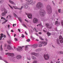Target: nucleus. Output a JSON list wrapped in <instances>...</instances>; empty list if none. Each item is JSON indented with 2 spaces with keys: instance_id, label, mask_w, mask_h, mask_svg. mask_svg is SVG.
Listing matches in <instances>:
<instances>
[{
  "instance_id": "nucleus-1",
  "label": "nucleus",
  "mask_w": 63,
  "mask_h": 63,
  "mask_svg": "<svg viewBox=\"0 0 63 63\" xmlns=\"http://www.w3.org/2000/svg\"><path fill=\"white\" fill-rule=\"evenodd\" d=\"M46 8L47 10V12L48 14H50L52 13V9L51 7L49 5H47V6Z\"/></svg>"
},
{
  "instance_id": "nucleus-2",
  "label": "nucleus",
  "mask_w": 63,
  "mask_h": 63,
  "mask_svg": "<svg viewBox=\"0 0 63 63\" xmlns=\"http://www.w3.org/2000/svg\"><path fill=\"white\" fill-rule=\"evenodd\" d=\"M45 11L43 9L40 10L39 12V14L41 16H44L45 13Z\"/></svg>"
},
{
  "instance_id": "nucleus-3",
  "label": "nucleus",
  "mask_w": 63,
  "mask_h": 63,
  "mask_svg": "<svg viewBox=\"0 0 63 63\" xmlns=\"http://www.w3.org/2000/svg\"><path fill=\"white\" fill-rule=\"evenodd\" d=\"M43 3L40 2H39L37 3L36 5V7L38 9H41L43 6Z\"/></svg>"
},
{
  "instance_id": "nucleus-4",
  "label": "nucleus",
  "mask_w": 63,
  "mask_h": 63,
  "mask_svg": "<svg viewBox=\"0 0 63 63\" xmlns=\"http://www.w3.org/2000/svg\"><path fill=\"white\" fill-rule=\"evenodd\" d=\"M25 1L27 2L26 5H30L33 2V0H25Z\"/></svg>"
},
{
  "instance_id": "nucleus-5",
  "label": "nucleus",
  "mask_w": 63,
  "mask_h": 63,
  "mask_svg": "<svg viewBox=\"0 0 63 63\" xmlns=\"http://www.w3.org/2000/svg\"><path fill=\"white\" fill-rule=\"evenodd\" d=\"M47 28L50 29L52 28L51 26H50V25L48 23H46L45 24Z\"/></svg>"
},
{
  "instance_id": "nucleus-6",
  "label": "nucleus",
  "mask_w": 63,
  "mask_h": 63,
  "mask_svg": "<svg viewBox=\"0 0 63 63\" xmlns=\"http://www.w3.org/2000/svg\"><path fill=\"white\" fill-rule=\"evenodd\" d=\"M44 57L45 60H48V59H49V55L47 54V55H44Z\"/></svg>"
},
{
  "instance_id": "nucleus-7",
  "label": "nucleus",
  "mask_w": 63,
  "mask_h": 63,
  "mask_svg": "<svg viewBox=\"0 0 63 63\" xmlns=\"http://www.w3.org/2000/svg\"><path fill=\"white\" fill-rule=\"evenodd\" d=\"M59 40L61 43H63V38L61 35L59 37Z\"/></svg>"
},
{
  "instance_id": "nucleus-8",
  "label": "nucleus",
  "mask_w": 63,
  "mask_h": 63,
  "mask_svg": "<svg viewBox=\"0 0 63 63\" xmlns=\"http://www.w3.org/2000/svg\"><path fill=\"white\" fill-rule=\"evenodd\" d=\"M26 15H28L27 16L28 18H32V15L31 14H29V15L27 13H26Z\"/></svg>"
},
{
  "instance_id": "nucleus-9",
  "label": "nucleus",
  "mask_w": 63,
  "mask_h": 63,
  "mask_svg": "<svg viewBox=\"0 0 63 63\" xmlns=\"http://www.w3.org/2000/svg\"><path fill=\"white\" fill-rule=\"evenodd\" d=\"M38 21V20L36 18H34L33 19V22L34 23H37Z\"/></svg>"
},
{
  "instance_id": "nucleus-10",
  "label": "nucleus",
  "mask_w": 63,
  "mask_h": 63,
  "mask_svg": "<svg viewBox=\"0 0 63 63\" xmlns=\"http://www.w3.org/2000/svg\"><path fill=\"white\" fill-rule=\"evenodd\" d=\"M24 47V46H22V47H19V48L18 49L17 48L16 49H17V50L18 51H20V50H22V47Z\"/></svg>"
},
{
  "instance_id": "nucleus-11",
  "label": "nucleus",
  "mask_w": 63,
  "mask_h": 63,
  "mask_svg": "<svg viewBox=\"0 0 63 63\" xmlns=\"http://www.w3.org/2000/svg\"><path fill=\"white\" fill-rule=\"evenodd\" d=\"M40 43L42 44H44V46H46V45H47V42L45 41H40Z\"/></svg>"
},
{
  "instance_id": "nucleus-12",
  "label": "nucleus",
  "mask_w": 63,
  "mask_h": 63,
  "mask_svg": "<svg viewBox=\"0 0 63 63\" xmlns=\"http://www.w3.org/2000/svg\"><path fill=\"white\" fill-rule=\"evenodd\" d=\"M32 55H35V56H37V57H38V56H39V54H37L35 53H33L32 54Z\"/></svg>"
},
{
  "instance_id": "nucleus-13",
  "label": "nucleus",
  "mask_w": 63,
  "mask_h": 63,
  "mask_svg": "<svg viewBox=\"0 0 63 63\" xmlns=\"http://www.w3.org/2000/svg\"><path fill=\"white\" fill-rule=\"evenodd\" d=\"M37 44H34L32 46V48H36L37 47Z\"/></svg>"
},
{
  "instance_id": "nucleus-14",
  "label": "nucleus",
  "mask_w": 63,
  "mask_h": 63,
  "mask_svg": "<svg viewBox=\"0 0 63 63\" xmlns=\"http://www.w3.org/2000/svg\"><path fill=\"white\" fill-rule=\"evenodd\" d=\"M7 49L9 50H11V47L10 45H7Z\"/></svg>"
},
{
  "instance_id": "nucleus-15",
  "label": "nucleus",
  "mask_w": 63,
  "mask_h": 63,
  "mask_svg": "<svg viewBox=\"0 0 63 63\" xmlns=\"http://www.w3.org/2000/svg\"><path fill=\"white\" fill-rule=\"evenodd\" d=\"M16 58L18 59H19L21 58V56L20 55H17L16 56Z\"/></svg>"
},
{
  "instance_id": "nucleus-16",
  "label": "nucleus",
  "mask_w": 63,
  "mask_h": 63,
  "mask_svg": "<svg viewBox=\"0 0 63 63\" xmlns=\"http://www.w3.org/2000/svg\"><path fill=\"white\" fill-rule=\"evenodd\" d=\"M24 7L25 9H27V8H28V5L26 4H24Z\"/></svg>"
},
{
  "instance_id": "nucleus-17",
  "label": "nucleus",
  "mask_w": 63,
  "mask_h": 63,
  "mask_svg": "<svg viewBox=\"0 0 63 63\" xmlns=\"http://www.w3.org/2000/svg\"><path fill=\"white\" fill-rule=\"evenodd\" d=\"M1 15L2 16H6V14L5 13V12H3L1 13Z\"/></svg>"
},
{
  "instance_id": "nucleus-18",
  "label": "nucleus",
  "mask_w": 63,
  "mask_h": 63,
  "mask_svg": "<svg viewBox=\"0 0 63 63\" xmlns=\"http://www.w3.org/2000/svg\"><path fill=\"white\" fill-rule=\"evenodd\" d=\"M4 12L5 13V14H7L8 11H7V10H6V9H4Z\"/></svg>"
},
{
  "instance_id": "nucleus-19",
  "label": "nucleus",
  "mask_w": 63,
  "mask_h": 63,
  "mask_svg": "<svg viewBox=\"0 0 63 63\" xmlns=\"http://www.w3.org/2000/svg\"><path fill=\"white\" fill-rule=\"evenodd\" d=\"M47 36L48 37L50 36L51 35V33L49 32H48L47 33Z\"/></svg>"
},
{
  "instance_id": "nucleus-20",
  "label": "nucleus",
  "mask_w": 63,
  "mask_h": 63,
  "mask_svg": "<svg viewBox=\"0 0 63 63\" xmlns=\"http://www.w3.org/2000/svg\"><path fill=\"white\" fill-rule=\"evenodd\" d=\"M9 2L10 3H11V4H14V2L10 0H9Z\"/></svg>"
},
{
  "instance_id": "nucleus-21",
  "label": "nucleus",
  "mask_w": 63,
  "mask_h": 63,
  "mask_svg": "<svg viewBox=\"0 0 63 63\" xmlns=\"http://www.w3.org/2000/svg\"><path fill=\"white\" fill-rule=\"evenodd\" d=\"M6 55H8V56H11V53H6Z\"/></svg>"
},
{
  "instance_id": "nucleus-22",
  "label": "nucleus",
  "mask_w": 63,
  "mask_h": 63,
  "mask_svg": "<svg viewBox=\"0 0 63 63\" xmlns=\"http://www.w3.org/2000/svg\"><path fill=\"white\" fill-rule=\"evenodd\" d=\"M13 7L15 9H18L19 10V8H17V7L15 6H13Z\"/></svg>"
},
{
  "instance_id": "nucleus-23",
  "label": "nucleus",
  "mask_w": 63,
  "mask_h": 63,
  "mask_svg": "<svg viewBox=\"0 0 63 63\" xmlns=\"http://www.w3.org/2000/svg\"><path fill=\"white\" fill-rule=\"evenodd\" d=\"M18 19L19 21H20V22H22V20L21 19V18L20 17H19L18 18Z\"/></svg>"
},
{
  "instance_id": "nucleus-24",
  "label": "nucleus",
  "mask_w": 63,
  "mask_h": 63,
  "mask_svg": "<svg viewBox=\"0 0 63 63\" xmlns=\"http://www.w3.org/2000/svg\"><path fill=\"white\" fill-rule=\"evenodd\" d=\"M40 51V49H38L35 50L36 52H38Z\"/></svg>"
},
{
  "instance_id": "nucleus-25",
  "label": "nucleus",
  "mask_w": 63,
  "mask_h": 63,
  "mask_svg": "<svg viewBox=\"0 0 63 63\" xmlns=\"http://www.w3.org/2000/svg\"><path fill=\"white\" fill-rule=\"evenodd\" d=\"M57 44L59 45V39H57Z\"/></svg>"
},
{
  "instance_id": "nucleus-26",
  "label": "nucleus",
  "mask_w": 63,
  "mask_h": 63,
  "mask_svg": "<svg viewBox=\"0 0 63 63\" xmlns=\"http://www.w3.org/2000/svg\"><path fill=\"white\" fill-rule=\"evenodd\" d=\"M25 47V50H27V49H28V46H26Z\"/></svg>"
},
{
  "instance_id": "nucleus-27",
  "label": "nucleus",
  "mask_w": 63,
  "mask_h": 63,
  "mask_svg": "<svg viewBox=\"0 0 63 63\" xmlns=\"http://www.w3.org/2000/svg\"><path fill=\"white\" fill-rule=\"evenodd\" d=\"M32 59H36V57H35L34 56H32Z\"/></svg>"
},
{
  "instance_id": "nucleus-28",
  "label": "nucleus",
  "mask_w": 63,
  "mask_h": 63,
  "mask_svg": "<svg viewBox=\"0 0 63 63\" xmlns=\"http://www.w3.org/2000/svg\"><path fill=\"white\" fill-rule=\"evenodd\" d=\"M10 56H11L12 57H13V56H14V54L13 53H11Z\"/></svg>"
},
{
  "instance_id": "nucleus-29",
  "label": "nucleus",
  "mask_w": 63,
  "mask_h": 63,
  "mask_svg": "<svg viewBox=\"0 0 63 63\" xmlns=\"http://www.w3.org/2000/svg\"><path fill=\"white\" fill-rule=\"evenodd\" d=\"M0 50L1 51L3 50V48H2V45H1L0 46Z\"/></svg>"
},
{
  "instance_id": "nucleus-30",
  "label": "nucleus",
  "mask_w": 63,
  "mask_h": 63,
  "mask_svg": "<svg viewBox=\"0 0 63 63\" xmlns=\"http://www.w3.org/2000/svg\"><path fill=\"white\" fill-rule=\"evenodd\" d=\"M8 6H9V7H10V8H11V9H13V7H12V6H11L9 4H8Z\"/></svg>"
},
{
  "instance_id": "nucleus-31",
  "label": "nucleus",
  "mask_w": 63,
  "mask_h": 63,
  "mask_svg": "<svg viewBox=\"0 0 63 63\" xmlns=\"http://www.w3.org/2000/svg\"><path fill=\"white\" fill-rule=\"evenodd\" d=\"M23 8V6H21V8H19V10H22V9Z\"/></svg>"
},
{
  "instance_id": "nucleus-32",
  "label": "nucleus",
  "mask_w": 63,
  "mask_h": 63,
  "mask_svg": "<svg viewBox=\"0 0 63 63\" xmlns=\"http://www.w3.org/2000/svg\"><path fill=\"white\" fill-rule=\"evenodd\" d=\"M37 63V61H33L32 62V63Z\"/></svg>"
},
{
  "instance_id": "nucleus-33",
  "label": "nucleus",
  "mask_w": 63,
  "mask_h": 63,
  "mask_svg": "<svg viewBox=\"0 0 63 63\" xmlns=\"http://www.w3.org/2000/svg\"><path fill=\"white\" fill-rule=\"evenodd\" d=\"M7 43H8V44H11V41H10V40H9L7 41Z\"/></svg>"
},
{
  "instance_id": "nucleus-34",
  "label": "nucleus",
  "mask_w": 63,
  "mask_h": 63,
  "mask_svg": "<svg viewBox=\"0 0 63 63\" xmlns=\"http://www.w3.org/2000/svg\"><path fill=\"white\" fill-rule=\"evenodd\" d=\"M3 0H0V4H1L3 3Z\"/></svg>"
},
{
  "instance_id": "nucleus-35",
  "label": "nucleus",
  "mask_w": 63,
  "mask_h": 63,
  "mask_svg": "<svg viewBox=\"0 0 63 63\" xmlns=\"http://www.w3.org/2000/svg\"><path fill=\"white\" fill-rule=\"evenodd\" d=\"M39 38L41 40H42V41H43V40H44V39H43L42 38V37H41V36H40L39 37Z\"/></svg>"
},
{
  "instance_id": "nucleus-36",
  "label": "nucleus",
  "mask_w": 63,
  "mask_h": 63,
  "mask_svg": "<svg viewBox=\"0 0 63 63\" xmlns=\"http://www.w3.org/2000/svg\"><path fill=\"white\" fill-rule=\"evenodd\" d=\"M33 30H34V31H35V30L36 31V32H38V31H37V29H36L35 28H34L33 29Z\"/></svg>"
},
{
  "instance_id": "nucleus-37",
  "label": "nucleus",
  "mask_w": 63,
  "mask_h": 63,
  "mask_svg": "<svg viewBox=\"0 0 63 63\" xmlns=\"http://www.w3.org/2000/svg\"><path fill=\"white\" fill-rule=\"evenodd\" d=\"M1 19H4V20H6V19L5 18H4L3 17H1Z\"/></svg>"
},
{
  "instance_id": "nucleus-38",
  "label": "nucleus",
  "mask_w": 63,
  "mask_h": 63,
  "mask_svg": "<svg viewBox=\"0 0 63 63\" xmlns=\"http://www.w3.org/2000/svg\"><path fill=\"white\" fill-rule=\"evenodd\" d=\"M60 54H63V52L62 51H60Z\"/></svg>"
},
{
  "instance_id": "nucleus-39",
  "label": "nucleus",
  "mask_w": 63,
  "mask_h": 63,
  "mask_svg": "<svg viewBox=\"0 0 63 63\" xmlns=\"http://www.w3.org/2000/svg\"><path fill=\"white\" fill-rule=\"evenodd\" d=\"M43 46V45L42 44H41L39 45V47H42Z\"/></svg>"
},
{
  "instance_id": "nucleus-40",
  "label": "nucleus",
  "mask_w": 63,
  "mask_h": 63,
  "mask_svg": "<svg viewBox=\"0 0 63 63\" xmlns=\"http://www.w3.org/2000/svg\"><path fill=\"white\" fill-rule=\"evenodd\" d=\"M7 34L8 36H9V37H10V34H9V32H8V31H7Z\"/></svg>"
},
{
  "instance_id": "nucleus-41",
  "label": "nucleus",
  "mask_w": 63,
  "mask_h": 63,
  "mask_svg": "<svg viewBox=\"0 0 63 63\" xmlns=\"http://www.w3.org/2000/svg\"><path fill=\"white\" fill-rule=\"evenodd\" d=\"M22 25L23 26H25V27H26V28H27V27H26V26L24 24H22Z\"/></svg>"
},
{
  "instance_id": "nucleus-42",
  "label": "nucleus",
  "mask_w": 63,
  "mask_h": 63,
  "mask_svg": "<svg viewBox=\"0 0 63 63\" xmlns=\"http://www.w3.org/2000/svg\"><path fill=\"white\" fill-rule=\"evenodd\" d=\"M58 12L59 13H60V12H61V9H59L58 10Z\"/></svg>"
},
{
  "instance_id": "nucleus-43",
  "label": "nucleus",
  "mask_w": 63,
  "mask_h": 63,
  "mask_svg": "<svg viewBox=\"0 0 63 63\" xmlns=\"http://www.w3.org/2000/svg\"><path fill=\"white\" fill-rule=\"evenodd\" d=\"M27 41L28 42H29L30 41V40L29 39H28L27 40Z\"/></svg>"
},
{
  "instance_id": "nucleus-44",
  "label": "nucleus",
  "mask_w": 63,
  "mask_h": 63,
  "mask_svg": "<svg viewBox=\"0 0 63 63\" xmlns=\"http://www.w3.org/2000/svg\"><path fill=\"white\" fill-rule=\"evenodd\" d=\"M13 15L14 16H17V15H16L15 13H14Z\"/></svg>"
},
{
  "instance_id": "nucleus-45",
  "label": "nucleus",
  "mask_w": 63,
  "mask_h": 63,
  "mask_svg": "<svg viewBox=\"0 0 63 63\" xmlns=\"http://www.w3.org/2000/svg\"><path fill=\"white\" fill-rule=\"evenodd\" d=\"M21 37L22 38H24L25 37H24V35H23V34H22V36H21Z\"/></svg>"
},
{
  "instance_id": "nucleus-46",
  "label": "nucleus",
  "mask_w": 63,
  "mask_h": 63,
  "mask_svg": "<svg viewBox=\"0 0 63 63\" xmlns=\"http://www.w3.org/2000/svg\"><path fill=\"white\" fill-rule=\"evenodd\" d=\"M3 36H0V40H2V38H3Z\"/></svg>"
},
{
  "instance_id": "nucleus-47",
  "label": "nucleus",
  "mask_w": 63,
  "mask_h": 63,
  "mask_svg": "<svg viewBox=\"0 0 63 63\" xmlns=\"http://www.w3.org/2000/svg\"><path fill=\"white\" fill-rule=\"evenodd\" d=\"M58 21H56L55 22V25H56L57 24H58Z\"/></svg>"
},
{
  "instance_id": "nucleus-48",
  "label": "nucleus",
  "mask_w": 63,
  "mask_h": 63,
  "mask_svg": "<svg viewBox=\"0 0 63 63\" xmlns=\"http://www.w3.org/2000/svg\"><path fill=\"white\" fill-rule=\"evenodd\" d=\"M15 41H18V40H17V39L16 38H15Z\"/></svg>"
},
{
  "instance_id": "nucleus-49",
  "label": "nucleus",
  "mask_w": 63,
  "mask_h": 63,
  "mask_svg": "<svg viewBox=\"0 0 63 63\" xmlns=\"http://www.w3.org/2000/svg\"><path fill=\"white\" fill-rule=\"evenodd\" d=\"M8 21V20H6L5 21H4L3 22V23H5L6 22H7Z\"/></svg>"
},
{
  "instance_id": "nucleus-50",
  "label": "nucleus",
  "mask_w": 63,
  "mask_h": 63,
  "mask_svg": "<svg viewBox=\"0 0 63 63\" xmlns=\"http://www.w3.org/2000/svg\"><path fill=\"white\" fill-rule=\"evenodd\" d=\"M63 26V21H62L61 22Z\"/></svg>"
},
{
  "instance_id": "nucleus-51",
  "label": "nucleus",
  "mask_w": 63,
  "mask_h": 63,
  "mask_svg": "<svg viewBox=\"0 0 63 63\" xmlns=\"http://www.w3.org/2000/svg\"><path fill=\"white\" fill-rule=\"evenodd\" d=\"M18 31L19 32H21L20 31V29H18Z\"/></svg>"
},
{
  "instance_id": "nucleus-52",
  "label": "nucleus",
  "mask_w": 63,
  "mask_h": 63,
  "mask_svg": "<svg viewBox=\"0 0 63 63\" xmlns=\"http://www.w3.org/2000/svg\"><path fill=\"white\" fill-rule=\"evenodd\" d=\"M28 60H30V58H27Z\"/></svg>"
},
{
  "instance_id": "nucleus-53",
  "label": "nucleus",
  "mask_w": 63,
  "mask_h": 63,
  "mask_svg": "<svg viewBox=\"0 0 63 63\" xmlns=\"http://www.w3.org/2000/svg\"><path fill=\"white\" fill-rule=\"evenodd\" d=\"M25 34H26V35H28V34L27 33V32H25Z\"/></svg>"
},
{
  "instance_id": "nucleus-54",
  "label": "nucleus",
  "mask_w": 63,
  "mask_h": 63,
  "mask_svg": "<svg viewBox=\"0 0 63 63\" xmlns=\"http://www.w3.org/2000/svg\"><path fill=\"white\" fill-rule=\"evenodd\" d=\"M1 36H3V34L2 33H1L0 34Z\"/></svg>"
},
{
  "instance_id": "nucleus-55",
  "label": "nucleus",
  "mask_w": 63,
  "mask_h": 63,
  "mask_svg": "<svg viewBox=\"0 0 63 63\" xmlns=\"http://www.w3.org/2000/svg\"><path fill=\"white\" fill-rule=\"evenodd\" d=\"M16 36V34H15L14 35V37H15Z\"/></svg>"
},
{
  "instance_id": "nucleus-56",
  "label": "nucleus",
  "mask_w": 63,
  "mask_h": 63,
  "mask_svg": "<svg viewBox=\"0 0 63 63\" xmlns=\"http://www.w3.org/2000/svg\"><path fill=\"white\" fill-rule=\"evenodd\" d=\"M38 34H42V32H39Z\"/></svg>"
},
{
  "instance_id": "nucleus-57",
  "label": "nucleus",
  "mask_w": 63,
  "mask_h": 63,
  "mask_svg": "<svg viewBox=\"0 0 63 63\" xmlns=\"http://www.w3.org/2000/svg\"><path fill=\"white\" fill-rule=\"evenodd\" d=\"M1 11H2V12H3V9H1Z\"/></svg>"
},
{
  "instance_id": "nucleus-58",
  "label": "nucleus",
  "mask_w": 63,
  "mask_h": 63,
  "mask_svg": "<svg viewBox=\"0 0 63 63\" xmlns=\"http://www.w3.org/2000/svg\"><path fill=\"white\" fill-rule=\"evenodd\" d=\"M43 32H46V31L45 30H43Z\"/></svg>"
},
{
  "instance_id": "nucleus-59",
  "label": "nucleus",
  "mask_w": 63,
  "mask_h": 63,
  "mask_svg": "<svg viewBox=\"0 0 63 63\" xmlns=\"http://www.w3.org/2000/svg\"><path fill=\"white\" fill-rule=\"evenodd\" d=\"M3 37H4V38H6V35H3Z\"/></svg>"
},
{
  "instance_id": "nucleus-60",
  "label": "nucleus",
  "mask_w": 63,
  "mask_h": 63,
  "mask_svg": "<svg viewBox=\"0 0 63 63\" xmlns=\"http://www.w3.org/2000/svg\"><path fill=\"white\" fill-rule=\"evenodd\" d=\"M2 59V57H1L0 56V60H1V59Z\"/></svg>"
},
{
  "instance_id": "nucleus-61",
  "label": "nucleus",
  "mask_w": 63,
  "mask_h": 63,
  "mask_svg": "<svg viewBox=\"0 0 63 63\" xmlns=\"http://www.w3.org/2000/svg\"><path fill=\"white\" fill-rule=\"evenodd\" d=\"M39 25H41V24H39L37 25V26H38Z\"/></svg>"
},
{
  "instance_id": "nucleus-62",
  "label": "nucleus",
  "mask_w": 63,
  "mask_h": 63,
  "mask_svg": "<svg viewBox=\"0 0 63 63\" xmlns=\"http://www.w3.org/2000/svg\"><path fill=\"white\" fill-rule=\"evenodd\" d=\"M6 46H7V45L6 44H5L4 45V47H6Z\"/></svg>"
},
{
  "instance_id": "nucleus-63",
  "label": "nucleus",
  "mask_w": 63,
  "mask_h": 63,
  "mask_svg": "<svg viewBox=\"0 0 63 63\" xmlns=\"http://www.w3.org/2000/svg\"><path fill=\"white\" fill-rule=\"evenodd\" d=\"M52 2L53 4L54 5H54H55V4H54V3L53 2V1H52Z\"/></svg>"
},
{
  "instance_id": "nucleus-64",
  "label": "nucleus",
  "mask_w": 63,
  "mask_h": 63,
  "mask_svg": "<svg viewBox=\"0 0 63 63\" xmlns=\"http://www.w3.org/2000/svg\"><path fill=\"white\" fill-rule=\"evenodd\" d=\"M11 32H14V31L13 30H11Z\"/></svg>"
}]
</instances>
